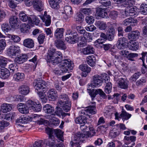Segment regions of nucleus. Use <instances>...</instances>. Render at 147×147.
I'll use <instances>...</instances> for the list:
<instances>
[{"mask_svg":"<svg viewBox=\"0 0 147 147\" xmlns=\"http://www.w3.org/2000/svg\"><path fill=\"white\" fill-rule=\"evenodd\" d=\"M109 16L113 19H115L118 17V13L115 11H112L110 12Z\"/></svg>","mask_w":147,"mask_h":147,"instance_id":"60","label":"nucleus"},{"mask_svg":"<svg viewBox=\"0 0 147 147\" xmlns=\"http://www.w3.org/2000/svg\"><path fill=\"white\" fill-rule=\"evenodd\" d=\"M55 114H52L50 115L49 118L50 120L52 122V124L55 126H58L60 122L59 119L55 117Z\"/></svg>","mask_w":147,"mask_h":147,"instance_id":"33","label":"nucleus"},{"mask_svg":"<svg viewBox=\"0 0 147 147\" xmlns=\"http://www.w3.org/2000/svg\"><path fill=\"white\" fill-rule=\"evenodd\" d=\"M9 125V123L7 121H0V132H2L5 128Z\"/></svg>","mask_w":147,"mask_h":147,"instance_id":"45","label":"nucleus"},{"mask_svg":"<svg viewBox=\"0 0 147 147\" xmlns=\"http://www.w3.org/2000/svg\"><path fill=\"white\" fill-rule=\"evenodd\" d=\"M44 142L47 145L51 147L54 146L56 144V140L54 136L49 137L48 139L45 140Z\"/></svg>","mask_w":147,"mask_h":147,"instance_id":"22","label":"nucleus"},{"mask_svg":"<svg viewBox=\"0 0 147 147\" xmlns=\"http://www.w3.org/2000/svg\"><path fill=\"white\" fill-rule=\"evenodd\" d=\"M141 74L140 72H137L134 74L129 79L131 82H136V80L139 77Z\"/></svg>","mask_w":147,"mask_h":147,"instance_id":"52","label":"nucleus"},{"mask_svg":"<svg viewBox=\"0 0 147 147\" xmlns=\"http://www.w3.org/2000/svg\"><path fill=\"white\" fill-rule=\"evenodd\" d=\"M122 117H123V119L127 120L129 119V114L123 109H122V113L121 114Z\"/></svg>","mask_w":147,"mask_h":147,"instance_id":"61","label":"nucleus"},{"mask_svg":"<svg viewBox=\"0 0 147 147\" xmlns=\"http://www.w3.org/2000/svg\"><path fill=\"white\" fill-rule=\"evenodd\" d=\"M79 68L83 72L86 73H83L82 76L86 77L88 73H90L91 70V68L89 67L88 65L85 64L80 65Z\"/></svg>","mask_w":147,"mask_h":147,"instance_id":"14","label":"nucleus"},{"mask_svg":"<svg viewBox=\"0 0 147 147\" xmlns=\"http://www.w3.org/2000/svg\"><path fill=\"white\" fill-rule=\"evenodd\" d=\"M59 101L64 102L70 101L68 95L65 93H62L59 95Z\"/></svg>","mask_w":147,"mask_h":147,"instance_id":"40","label":"nucleus"},{"mask_svg":"<svg viewBox=\"0 0 147 147\" xmlns=\"http://www.w3.org/2000/svg\"><path fill=\"white\" fill-rule=\"evenodd\" d=\"M117 86L122 89L127 88L128 87L127 83L123 78L119 79L117 82Z\"/></svg>","mask_w":147,"mask_h":147,"instance_id":"30","label":"nucleus"},{"mask_svg":"<svg viewBox=\"0 0 147 147\" xmlns=\"http://www.w3.org/2000/svg\"><path fill=\"white\" fill-rule=\"evenodd\" d=\"M137 22V20L136 19L131 16L129 17V24H130L129 23H130L129 26V32L132 30L131 26H135Z\"/></svg>","mask_w":147,"mask_h":147,"instance_id":"42","label":"nucleus"},{"mask_svg":"<svg viewBox=\"0 0 147 147\" xmlns=\"http://www.w3.org/2000/svg\"><path fill=\"white\" fill-rule=\"evenodd\" d=\"M115 33L114 28L113 27L110 28L107 33V40L112 41L114 38Z\"/></svg>","mask_w":147,"mask_h":147,"instance_id":"15","label":"nucleus"},{"mask_svg":"<svg viewBox=\"0 0 147 147\" xmlns=\"http://www.w3.org/2000/svg\"><path fill=\"white\" fill-rule=\"evenodd\" d=\"M35 105L32 109L33 111L36 112L40 111L42 109L41 104L38 102H36V104Z\"/></svg>","mask_w":147,"mask_h":147,"instance_id":"55","label":"nucleus"},{"mask_svg":"<svg viewBox=\"0 0 147 147\" xmlns=\"http://www.w3.org/2000/svg\"><path fill=\"white\" fill-rule=\"evenodd\" d=\"M140 35V33L138 30H135L129 33V40L130 38L133 39H136L138 38Z\"/></svg>","mask_w":147,"mask_h":147,"instance_id":"39","label":"nucleus"},{"mask_svg":"<svg viewBox=\"0 0 147 147\" xmlns=\"http://www.w3.org/2000/svg\"><path fill=\"white\" fill-rule=\"evenodd\" d=\"M47 84L45 81L40 78L35 80L33 82V85L36 90H42L43 92L47 90Z\"/></svg>","mask_w":147,"mask_h":147,"instance_id":"5","label":"nucleus"},{"mask_svg":"<svg viewBox=\"0 0 147 147\" xmlns=\"http://www.w3.org/2000/svg\"><path fill=\"white\" fill-rule=\"evenodd\" d=\"M96 13L98 16L102 18H105L108 17L106 8H98L96 10Z\"/></svg>","mask_w":147,"mask_h":147,"instance_id":"21","label":"nucleus"},{"mask_svg":"<svg viewBox=\"0 0 147 147\" xmlns=\"http://www.w3.org/2000/svg\"><path fill=\"white\" fill-rule=\"evenodd\" d=\"M86 61L88 64L91 67L94 66L96 64V60L94 55L88 56L86 58Z\"/></svg>","mask_w":147,"mask_h":147,"instance_id":"26","label":"nucleus"},{"mask_svg":"<svg viewBox=\"0 0 147 147\" xmlns=\"http://www.w3.org/2000/svg\"><path fill=\"white\" fill-rule=\"evenodd\" d=\"M28 59V58L26 55L21 54L17 55L15 58L14 62L16 64H21L24 63Z\"/></svg>","mask_w":147,"mask_h":147,"instance_id":"11","label":"nucleus"},{"mask_svg":"<svg viewBox=\"0 0 147 147\" xmlns=\"http://www.w3.org/2000/svg\"><path fill=\"white\" fill-rule=\"evenodd\" d=\"M137 7L134 5H130L129 4V16H134L135 17L137 15Z\"/></svg>","mask_w":147,"mask_h":147,"instance_id":"34","label":"nucleus"},{"mask_svg":"<svg viewBox=\"0 0 147 147\" xmlns=\"http://www.w3.org/2000/svg\"><path fill=\"white\" fill-rule=\"evenodd\" d=\"M20 51L19 47L14 46H10L7 51L8 55L10 57L16 56Z\"/></svg>","mask_w":147,"mask_h":147,"instance_id":"9","label":"nucleus"},{"mask_svg":"<svg viewBox=\"0 0 147 147\" xmlns=\"http://www.w3.org/2000/svg\"><path fill=\"white\" fill-rule=\"evenodd\" d=\"M95 102H92V104L93 105L92 106H90L88 107V109L86 110H84L85 111L86 113H89L91 114H94L96 113V107L95 106Z\"/></svg>","mask_w":147,"mask_h":147,"instance_id":"29","label":"nucleus"},{"mask_svg":"<svg viewBox=\"0 0 147 147\" xmlns=\"http://www.w3.org/2000/svg\"><path fill=\"white\" fill-rule=\"evenodd\" d=\"M23 44L24 47L29 49L32 48L34 46V41L30 38H28L24 40Z\"/></svg>","mask_w":147,"mask_h":147,"instance_id":"17","label":"nucleus"},{"mask_svg":"<svg viewBox=\"0 0 147 147\" xmlns=\"http://www.w3.org/2000/svg\"><path fill=\"white\" fill-rule=\"evenodd\" d=\"M19 18L20 20L24 22L28 21L29 23V20L30 19V17H28L24 12H21L19 14Z\"/></svg>","mask_w":147,"mask_h":147,"instance_id":"41","label":"nucleus"},{"mask_svg":"<svg viewBox=\"0 0 147 147\" xmlns=\"http://www.w3.org/2000/svg\"><path fill=\"white\" fill-rule=\"evenodd\" d=\"M65 29L63 28H57L54 32V37L56 38H60L63 36Z\"/></svg>","mask_w":147,"mask_h":147,"instance_id":"20","label":"nucleus"},{"mask_svg":"<svg viewBox=\"0 0 147 147\" xmlns=\"http://www.w3.org/2000/svg\"><path fill=\"white\" fill-rule=\"evenodd\" d=\"M60 2V0H49L50 6L53 9H58L59 8V3Z\"/></svg>","mask_w":147,"mask_h":147,"instance_id":"31","label":"nucleus"},{"mask_svg":"<svg viewBox=\"0 0 147 147\" xmlns=\"http://www.w3.org/2000/svg\"><path fill=\"white\" fill-rule=\"evenodd\" d=\"M30 29V26L28 24H23L20 26V30L21 32L23 33H28Z\"/></svg>","mask_w":147,"mask_h":147,"instance_id":"32","label":"nucleus"},{"mask_svg":"<svg viewBox=\"0 0 147 147\" xmlns=\"http://www.w3.org/2000/svg\"><path fill=\"white\" fill-rule=\"evenodd\" d=\"M87 90L88 92L92 98V100H93L96 95L98 94H99L100 96L104 99L106 98L107 97L105 93L101 89H98L95 90L94 89H92V90L90 89H88Z\"/></svg>","mask_w":147,"mask_h":147,"instance_id":"6","label":"nucleus"},{"mask_svg":"<svg viewBox=\"0 0 147 147\" xmlns=\"http://www.w3.org/2000/svg\"><path fill=\"white\" fill-rule=\"evenodd\" d=\"M33 8L35 10L40 12L44 8V3L42 0H33Z\"/></svg>","mask_w":147,"mask_h":147,"instance_id":"8","label":"nucleus"},{"mask_svg":"<svg viewBox=\"0 0 147 147\" xmlns=\"http://www.w3.org/2000/svg\"><path fill=\"white\" fill-rule=\"evenodd\" d=\"M99 3L101 4V5L107 7L110 5L111 2L110 0H98Z\"/></svg>","mask_w":147,"mask_h":147,"instance_id":"50","label":"nucleus"},{"mask_svg":"<svg viewBox=\"0 0 147 147\" xmlns=\"http://www.w3.org/2000/svg\"><path fill=\"white\" fill-rule=\"evenodd\" d=\"M87 23L91 24L93 23L94 21V17L92 16H86L85 19Z\"/></svg>","mask_w":147,"mask_h":147,"instance_id":"62","label":"nucleus"},{"mask_svg":"<svg viewBox=\"0 0 147 147\" xmlns=\"http://www.w3.org/2000/svg\"><path fill=\"white\" fill-rule=\"evenodd\" d=\"M93 78L92 84H91V86H101L103 83V81L101 79L102 77L98 75H96L94 76Z\"/></svg>","mask_w":147,"mask_h":147,"instance_id":"13","label":"nucleus"},{"mask_svg":"<svg viewBox=\"0 0 147 147\" xmlns=\"http://www.w3.org/2000/svg\"><path fill=\"white\" fill-rule=\"evenodd\" d=\"M82 52L84 55L93 54L94 53L93 47L90 46H88L87 47L83 49Z\"/></svg>","mask_w":147,"mask_h":147,"instance_id":"36","label":"nucleus"},{"mask_svg":"<svg viewBox=\"0 0 147 147\" xmlns=\"http://www.w3.org/2000/svg\"><path fill=\"white\" fill-rule=\"evenodd\" d=\"M48 54L50 57L51 62L53 65H56L62 60L63 55L61 52L57 51L55 49L50 48Z\"/></svg>","mask_w":147,"mask_h":147,"instance_id":"2","label":"nucleus"},{"mask_svg":"<svg viewBox=\"0 0 147 147\" xmlns=\"http://www.w3.org/2000/svg\"><path fill=\"white\" fill-rule=\"evenodd\" d=\"M19 92L21 94L26 95L28 94L30 91L29 86L26 85H22L19 88Z\"/></svg>","mask_w":147,"mask_h":147,"instance_id":"19","label":"nucleus"},{"mask_svg":"<svg viewBox=\"0 0 147 147\" xmlns=\"http://www.w3.org/2000/svg\"><path fill=\"white\" fill-rule=\"evenodd\" d=\"M1 29L5 32H7L11 30L9 25L6 23H3L1 25Z\"/></svg>","mask_w":147,"mask_h":147,"instance_id":"54","label":"nucleus"},{"mask_svg":"<svg viewBox=\"0 0 147 147\" xmlns=\"http://www.w3.org/2000/svg\"><path fill=\"white\" fill-rule=\"evenodd\" d=\"M56 92L53 89H51L48 92L47 95L49 100H54L56 98Z\"/></svg>","mask_w":147,"mask_h":147,"instance_id":"24","label":"nucleus"},{"mask_svg":"<svg viewBox=\"0 0 147 147\" xmlns=\"http://www.w3.org/2000/svg\"><path fill=\"white\" fill-rule=\"evenodd\" d=\"M140 12L144 14L147 13V5L145 3L141 4L140 7Z\"/></svg>","mask_w":147,"mask_h":147,"instance_id":"49","label":"nucleus"},{"mask_svg":"<svg viewBox=\"0 0 147 147\" xmlns=\"http://www.w3.org/2000/svg\"><path fill=\"white\" fill-rule=\"evenodd\" d=\"M84 16L82 14H78L75 18V21L77 23H81L84 20Z\"/></svg>","mask_w":147,"mask_h":147,"instance_id":"51","label":"nucleus"},{"mask_svg":"<svg viewBox=\"0 0 147 147\" xmlns=\"http://www.w3.org/2000/svg\"><path fill=\"white\" fill-rule=\"evenodd\" d=\"M54 133L57 138L59 140L63 141V133L59 129H56L54 130Z\"/></svg>","mask_w":147,"mask_h":147,"instance_id":"38","label":"nucleus"},{"mask_svg":"<svg viewBox=\"0 0 147 147\" xmlns=\"http://www.w3.org/2000/svg\"><path fill=\"white\" fill-rule=\"evenodd\" d=\"M121 38H119V40L117 41L116 44V46L118 49H126V48L124 47V45L122 42H121L122 40H121Z\"/></svg>","mask_w":147,"mask_h":147,"instance_id":"56","label":"nucleus"},{"mask_svg":"<svg viewBox=\"0 0 147 147\" xmlns=\"http://www.w3.org/2000/svg\"><path fill=\"white\" fill-rule=\"evenodd\" d=\"M32 18L29 20V23L30 24H35L36 25H38L40 22V20L36 16H32Z\"/></svg>","mask_w":147,"mask_h":147,"instance_id":"44","label":"nucleus"},{"mask_svg":"<svg viewBox=\"0 0 147 147\" xmlns=\"http://www.w3.org/2000/svg\"><path fill=\"white\" fill-rule=\"evenodd\" d=\"M59 63L60 69L64 73L69 71L73 68V63L70 59H62Z\"/></svg>","mask_w":147,"mask_h":147,"instance_id":"4","label":"nucleus"},{"mask_svg":"<svg viewBox=\"0 0 147 147\" xmlns=\"http://www.w3.org/2000/svg\"><path fill=\"white\" fill-rule=\"evenodd\" d=\"M1 111L4 113L9 112L12 109L11 105L8 104H3L1 106Z\"/></svg>","mask_w":147,"mask_h":147,"instance_id":"37","label":"nucleus"},{"mask_svg":"<svg viewBox=\"0 0 147 147\" xmlns=\"http://www.w3.org/2000/svg\"><path fill=\"white\" fill-rule=\"evenodd\" d=\"M80 112L81 114L80 116L76 118L75 119V121L77 123L84 124L87 123L86 116H88V114L86 113L85 111L84 110H82Z\"/></svg>","mask_w":147,"mask_h":147,"instance_id":"7","label":"nucleus"},{"mask_svg":"<svg viewBox=\"0 0 147 147\" xmlns=\"http://www.w3.org/2000/svg\"><path fill=\"white\" fill-rule=\"evenodd\" d=\"M8 37L11 38L14 42H19L20 40V37L16 35H12L9 34Z\"/></svg>","mask_w":147,"mask_h":147,"instance_id":"59","label":"nucleus"},{"mask_svg":"<svg viewBox=\"0 0 147 147\" xmlns=\"http://www.w3.org/2000/svg\"><path fill=\"white\" fill-rule=\"evenodd\" d=\"M10 72L7 68L3 67L0 68V77L3 79L8 78L10 75Z\"/></svg>","mask_w":147,"mask_h":147,"instance_id":"16","label":"nucleus"},{"mask_svg":"<svg viewBox=\"0 0 147 147\" xmlns=\"http://www.w3.org/2000/svg\"><path fill=\"white\" fill-rule=\"evenodd\" d=\"M86 40L85 38L81 36L80 38L79 41L78 42V45L80 47L86 46L87 45Z\"/></svg>","mask_w":147,"mask_h":147,"instance_id":"46","label":"nucleus"},{"mask_svg":"<svg viewBox=\"0 0 147 147\" xmlns=\"http://www.w3.org/2000/svg\"><path fill=\"white\" fill-rule=\"evenodd\" d=\"M13 78L14 81L20 82L23 81L24 79L25 75L24 73L18 72L13 75Z\"/></svg>","mask_w":147,"mask_h":147,"instance_id":"18","label":"nucleus"},{"mask_svg":"<svg viewBox=\"0 0 147 147\" xmlns=\"http://www.w3.org/2000/svg\"><path fill=\"white\" fill-rule=\"evenodd\" d=\"M96 26L100 30H105L107 28L106 23L103 21H98L97 22Z\"/></svg>","mask_w":147,"mask_h":147,"instance_id":"43","label":"nucleus"},{"mask_svg":"<svg viewBox=\"0 0 147 147\" xmlns=\"http://www.w3.org/2000/svg\"><path fill=\"white\" fill-rule=\"evenodd\" d=\"M112 84L111 82H107L105 88V92L107 94H109L111 92Z\"/></svg>","mask_w":147,"mask_h":147,"instance_id":"47","label":"nucleus"},{"mask_svg":"<svg viewBox=\"0 0 147 147\" xmlns=\"http://www.w3.org/2000/svg\"><path fill=\"white\" fill-rule=\"evenodd\" d=\"M36 104V102L31 100H28L26 102V106L30 109H32L34 107Z\"/></svg>","mask_w":147,"mask_h":147,"instance_id":"48","label":"nucleus"},{"mask_svg":"<svg viewBox=\"0 0 147 147\" xmlns=\"http://www.w3.org/2000/svg\"><path fill=\"white\" fill-rule=\"evenodd\" d=\"M58 105L62 107L63 110L65 112H68L71 108V101L64 102L61 101H58Z\"/></svg>","mask_w":147,"mask_h":147,"instance_id":"10","label":"nucleus"},{"mask_svg":"<svg viewBox=\"0 0 147 147\" xmlns=\"http://www.w3.org/2000/svg\"><path fill=\"white\" fill-rule=\"evenodd\" d=\"M64 14L63 15V18L67 20L70 18L72 16L73 11L71 7L70 6L66 5L64 7Z\"/></svg>","mask_w":147,"mask_h":147,"instance_id":"12","label":"nucleus"},{"mask_svg":"<svg viewBox=\"0 0 147 147\" xmlns=\"http://www.w3.org/2000/svg\"><path fill=\"white\" fill-rule=\"evenodd\" d=\"M6 45L5 40V39L0 40V51L4 49Z\"/></svg>","mask_w":147,"mask_h":147,"instance_id":"63","label":"nucleus"},{"mask_svg":"<svg viewBox=\"0 0 147 147\" xmlns=\"http://www.w3.org/2000/svg\"><path fill=\"white\" fill-rule=\"evenodd\" d=\"M88 127L90 131H87L84 134L78 132L76 134L70 142V147H81L80 145L83 142V138H90L95 135L96 132L93 127L89 126Z\"/></svg>","mask_w":147,"mask_h":147,"instance_id":"1","label":"nucleus"},{"mask_svg":"<svg viewBox=\"0 0 147 147\" xmlns=\"http://www.w3.org/2000/svg\"><path fill=\"white\" fill-rule=\"evenodd\" d=\"M45 37V35L43 34H40L39 35L38 40L40 44H42L44 42Z\"/></svg>","mask_w":147,"mask_h":147,"instance_id":"64","label":"nucleus"},{"mask_svg":"<svg viewBox=\"0 0 147 147\" xmlns=\"http://www.w3.org/2000/svg\"><path fill=\"white\" fill-rule=\"evenodd\" d=\"M45 145V142L42 140H39L35 142L33 144V147H44Z\"/></svg>","mask_w":147,"mask_h":147,"instance_id":"53","label":"nucleus"},{"mask_svg":"<svg viewBox=\"0 0 147 147\" xmlns=\"http://www.w3.org/2000/svg\"><path fill=\"white\" fill-rule=\"evenodd\" d=\"M18 18L16 16H12L9 19V22L12 28H15L17 26Z\"/></svg>","mask_w":147,"mask_h":147,"instance_id":"35","label":"nucleus"},{"mask_svg":"<svg viewBox=\"0 0 147 147\" xmlns=\"http://www.w3.org/2000/svg\"><path fill=\"white\" fill-rule=\"evenodd\" d=\"M129 49L133 51H136L139 48V45L138 42L135 40H129Z\"/></svg>","mask_w":147,"mask_h":147,"instance_id":"25","label":"nucleus"},{"mask_svg":"<svg viewBox=\"0 0 147 147\" xmlns=\"http://www.w3.org/2000/svg\"><path fill=\"white\" fill-rule=\"evenodd\" d=\"M102 80L103 81V83H106L109 82L110 77L107 74L104 73L102 75Z\"/></svg>","mask_w":147,"mask_h":147,"instance_id":"57","label":"nucleus"},{"mask_svg":"<svg viewBox=\"0 0 147 147\" xmlns=\"http://www.w3.org/2000/svg\"><path fill=\"white\" fill-rule=\"evenodd\" d=\"M55 45L58 49L64 50L66 48L63 41L60 39H57L55 41Z\"/></svg>","mask_w":147,"mask_h":147,"instance_id":"23","label":"nucleus"},{"mask_svg":"<svg viewBox=\"0 0 147 147\" xmlns=\"http://www.w3.org/2000/svg\"><path fill=\"white\" fill-rule=\"evenodd\" d=\"M43 110L46 113L51 115L54 112V109L51 105L47 104L43 107Z\"/></svg>","mask_w":147,"mask_h":147,"instance_id":"27","label":"nucleus"},{"mask_svg":"<svg viewBox=\"0 0 147 147\" xmlns=\"http://www.w3.org/2000/svg\"><path fill=\"white\" fill-rule=\"evenodd\" d=\"M19 111L22 114H27L29 112V109L26 106L23 107H19L18 109Z\"/></svg>","mask_w":147,"mask_h":147,"instance_id":"58","label":"nucleus"},{"mask_svg":"<svg viewBox=\"0 0 147 147\" xmlns=\"http://www.w3.org/2000/svg\"><path fill=\"white\" fill-rule=\"evenodd\" d=\"M65 40L68 42L74 44L78 41V36L76 31L68 30H67L65 35Z\"/></svg>","mask_w":147,"mask_h":147,"instance_id":"3","label":"nucleus"},{"mask_svg":"<svg viewBox=\"0 0 147 147\" xmlns=\"http://www.w3.org/2000/svg\"><path fill=\"white\" fill-rule=\"evenodd\" d=\"M28 117L29 116H22L18 119L16 120V122L17 123H18V125H20V123L22 124L27 123L29 121Z\"/></svg>","mask_w":147,"mask_h":147,"instance_id":"28","label":"nucleus"}]
</instances>
